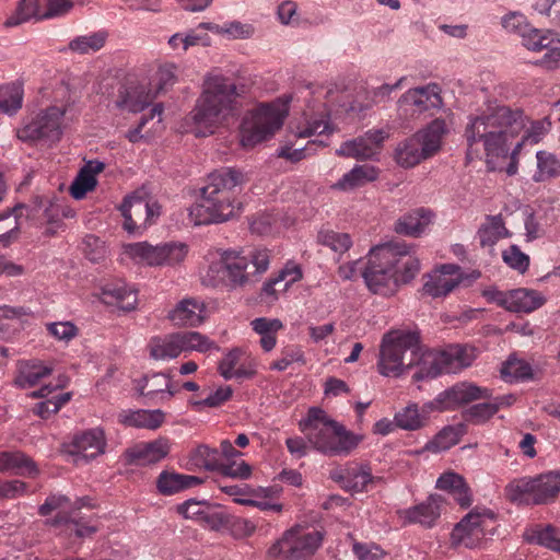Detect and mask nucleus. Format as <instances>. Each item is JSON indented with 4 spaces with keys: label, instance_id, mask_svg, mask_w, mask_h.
<instances>
[{
    "label": "nucleus",
    "instance_id": "f8f14e48",
    "mask_svg": "<svg viewBox=\"0 0 560 560\" xmlns=\"http://www.w3.org/2000/svg\"><path fill=\"white\" fill-rule=\"evenodd\" d=\"M490 396V390L486 387L469 382H460L440 393L433 400L425 402L423 411L454 410L462 405Z\"/></svg>",
    "mask_w": 560,
    "mask_h": 560
},
{
    "label": "nucleus",
    "instance_id": "c85d7f7f",
    "mask_svg": "<svg viewBox=\"0 0 560 560\" xmlns=\"http://www.w3.org/2000/svg\"><path fill=\"white\" fill-rule=\"evenodd\" d=\"M436 488L452 494L454 500L464 509L469 508L472 503V495L468 485L456 472L448 471L441 475L436 481Z\"/></svg>",
    "mask_w": 560,
    "mask_h": 560
},
{
    "label": "nucleus",
    "instance_id": "3c124183",
    "mask_svg": "<svg viewBox=\"0 0 560 560\" xmlns=\"http://www.w3.org/2000/svg\"><path fill=\"white\" fill-rule=\"evenodd\" d=\"M459 441L458 431L453 427L443 428L431 441H429L423 451L439 453L450 450Z\"/></svg>",
    "mask_w": 560,
    "mask_h": 560
},
{
    "label": "nucleus",
    "instance_id": "39448f33",
    "mask_svg": "<svg viewBox=\"0 0 560 560\" xmlns=\"http://www.w3.org/2000/svg\"><path fill=\"white\" fill-rule=\"evenodd\" d=\"M245 182L244 174L233 167H222L210 173L201 189L200 202L190 210L195 224L221 223L241 212L235 188Z\"/></svg>",
    "mask_w": 560,
    "mask_h": 560
},
{
    "label": "nucleus",
    "instance_id": "a211bd4d",
    "mask_svg": "<svg viewBox=\"0 0 560 560\" xmlns=\"http://www.w3.org/2000/svg\"><path fill=\"white\" fill-rule=\"evenodd\" d=\"M170 440L167 438H159L126 450L125 458L129 465L148 466L161 462L170 454Z\"/></svg>",
    "mask_w": 560,
    "mask_h": 560
},
{
    "label": "nucleus",
    "instance_id": "052dcab7",
    "mask_svg": "<svg viewBox=\"0 0 560 560\" xmlns=\"http://www.w3.org/2000/svg\"><path fill=\"white\" fill-rule=\"evenodd\" d=\"M294 362L304 364V353L299 347L289 346L281 350L280 358L271 363L270 370L282 372Z\"/></svg>",
    "mask_w": 560,
    "mask_h": 560
},
{
    "label": "nucleus",
    "instance_id": "20e7f679",
    "mask_svg": "<svg viewBox=\"0 0 560 560\" xmlns=\"http://www.w3.org/2000/svg\"><path fill=\"white\" fill-rule=\"evenodd\" d=\"M270 264V252L266 248L224 249L220 259L209 265L202 283L212 288L243 289L259 280Z\"/></svg>",
    "mask_w": 560,
    "mask_h": 560
},
{
    "label": "nucleus",
    "instance_id": "09e8293b",
    "mask_svg": "<svg viewBox=\"0 0 560 560\" xmlns=\"http://www.w3.org/2000/svg\"><path fill=\"white\" fill-rule=\"evenodd\" d=\"M317 242L340 254L346 253L352 245L348 233H340L329 229H323L318 232Z\"/></svg>",
    "mask_w": 560,
    "mask_h": 560
},
{
    "label": "nucleus",
    "instance_id": "4468645a",
    "mask_svg": "<svg viewBox=\"0 0 560 560\" xmlns=\"http://www.w3.org/2000/svg\"><path fill=\"white\" fill-rule=\"evenodd\" d=\"M488 534H491V530L488 529L485 515L470 512L454 526L450 535V545L454 549L477 548L482 545Z\"/></svg>",
    "mask_w": 560,
    "mask_h": 560
},
{
    "label": "nucleus",
    "instance_id": "f3484780",
    "mask_svg": "<svg viewBox=\"0 0 560 560\" xmlns=\"http://www.w3.org/2000/svg\"><path fill=\"white\" fill-rule=\"evenodd\" d=\"M388 131L384 129H371L363 136L352 140L345 141L336 150L338 156L352 158L355 160H369L376 155L382 143L388 138Z\"/></svg>",
    "mask_w": 560,
    "mask_h": 560
},
{
    "label": "nucleus",
    "instance_id": "393cba45",
    "mask_svg": "<svg viewBox=\"0 0 560 560\" xmlns=\"http://www.w3.org/2000/svg\"><path fill=\"white\" fill-rule=\"evenodd\" d=\"M168 319L176 326L196 327L203 322L205 305L196 299H184L168 313Z\"/></svg>",
    "mask_w": 560,
    "mask_h": 560
},
{
    "label": "nucleus",
    "instance_id": "473e14b6",
    "mask_svg": "<svg viewBox=\"0 0 560 560\" xmlns=\"http://www.w3.org/2000/svg\"><path fill=\"white\" fill-rule=\"evenodd\" d=\"M51 371V368L38 360L24 361L19 364V373L14 382L21 388H31L48 376Z\"/></svg>",
    "mask_w": 560,
    "mask_h": 560
},
{
    "label": "nucleus",
    "instance_id": "e433bc0d",
    "mask_svg": "<svg viewBox=\"0 0 560 560\" xmlns=\"http://www.w3.org/2000/svg\"><path fill=\"white\" fill-rule=\"evenodd\" d=\"M446 130L445 120L436 118L425 129L416 133L413 137L421 141L424 152L430 158L440 150L442 137L446 133Z\"/></svg>",
    "mask_w": 560,
    "mask_h": 560
},
{
    "label": "nucleus",
    "instance_id": "8fccbe9b",
    "mask_svg": "<svg viewBox=\"0 0 560 560\" xmlns=\"http://www.w3.org/2000/svg\"><path fill=\"white\" fill-rule=\"evenodd\" d=\"M551 121L545 117L530 122L521 140L515 142V153H520L525 143L537 144L550 131Z\"/></svg>",
    "mask_w": 560,
    "mask_h": 560
},
{
    "label": "nucleus",
    "instance_id": "0eeeda50",
    "mask_svg": "<svg viewBox=\"0 0 560 560\" xmlns=\"http://www.w3.org/2000/svg\"><path fill=\"white\" fill-rule=\"evenodd\" d=\"M560 492V470H550L535 477L514 479L505 487V497L513 503L548 504Z\"/></svg>",
    "mask_w": 560,
    "mask_h": 560
},
{
    "label": "nucleus",
    "instance_id": "412c9836",
    "mask_svg": "<svg viewBox=\"0 0 560 560\" xmlns=\"http://www.w3.org/2000/svg\"><path fill=\"white\" fill-rule=\"evenodd\" d=\"M332 479L352 492L368 491L371 485L380 480V478L373 477L369 466L354 463L334 471Z\"/></svg>",
    "mask_w": 560,
    "mask_h": 560
},
{
    "label": "nucleus",
    "instance_id": "f03ea898",
    "mask_svg": "<svg viewBox=\"0 0 560 560\" xmlns=\"http://www.w3.org/2000/svg\"><path fill=\"white\" fill-rule=\"evenodd\" d=\"M420 268L412 245L389 242L370 249L361 273L372 293L392 296L401 285L410 283Z\"/></svg>",
    "mask_w": 560,
    "mask_h": 560
},
{
    "label": "nucleus",
    "instance_id": "ea45409f",
    "mask_svg": "<svg viewBox=\"0 0 560 560\" xmlns=\"http://www.w3.org/2000/svg\"><path fill=\"white\" fill-rule=\"evenodd\" d=\"M23 205H16L0 212V243L4 246L16 240L20 231L19 218Z\"/></svg>",
    "mask_w": 560,
    "mask_h": 560
},
{
    "label": "nucleus",
    "instance_id": "2eb2a0df",
    "mask_svg": "<svg viewBox=\"0 0 560 560\" xmlns=\"http://www.w3.org/2000/svg\"><path fill=\"white\" fill-rule=\"evenodd\" d=\"M156 202H149L141 197L130 196L120 206L125 219L124 228L128 233H136L152 224L161 213Z\"/></svg>",
    "mask_w": 560,
    "mask_h": 560
},
{
    "label": "nucleus",
    "instance_id": "a19ab883",
    "mask_svg": "<svg viewBox=\"0 0 560 560\" xmlns=\"http://www.w3.org/2000/svg\"><path fill=\"white\" fill-rule=\"evenodd\" d=\"M125 253L133 260L149 266L162 265V245L152 246L147 242L128 244Z\"/></svg>",
    "mask_w": 560,
    "mask_h": 560
},
{
    "label": "nucleus",
    "instance_id": "6ab92c4d",
    "mask_svg": "<svg viewBox=\"0 0 560 560\" xmlns=\"http://www.w3.org/2000/svg\"><path fill=\"white\" fill-rule=\"evenodd\" d=\"M462 280L460 268L453 264H446L433 273L428 275L423 284V292L432 298L446 296Z\"/></svg>",
    "mask_w": 560,
    "mask_h": 560
},
{
    "label": "nucleus",
    "instance_id": "69168bd1",
    "mask_svg": "<svg viewBox=\"0 0 560 560\" xmlns=\"http://www.w3.org/2000/svg\"><path fill=\"white\" fill-rule=\"evenodd\" d=\"M188 254V246L184 243L162 244V265L173 266L182 262Z\"/></svg>",
    "mask_w": 560,
    "mask_h": 560
},
{
    "label": "nucleus",
    "instance_id": "cd10ccee",
    "mask_svg": "<svg viewBox=\"0 0 560 560\" xmlns=\"http://www.w3.org/2000/svg\"><path fill=\"white\" fill-rule=\"evenodd\" d=\"M201 483L199 477L163 470L156 479V489L163 495H173Z\"/></svg>",
    "mask_w": 560,
    "mask_h": 560
},
{
    "label": "nucleus",
    "instance_id": "72a5a7b5",
    "mask_svg": "<svg viewBox=\"0 0 560 560\" xmlns=\"http://www.w3.org/2000/svg\"><path fill=\"white\" fill-rule=\"evenodd\" d=\"M45 0H20L15 12L7 19L4 25L7 27L18 26L31 19L46 20Z\"/></svg>",
    "mask_w": 560,
    "mask_h": 560
},
{
    "label": "nucleus",
    "instance_id": "9d476101",
    "mask_svg": "<svg viewBox=\"0 0 560 560\" xmlns=\"http://www.w3.org/2000/svg\"><path fill=\"white\" fill-rule=\"evenodd\" d=\"M417 355L419 337L411 331H389L384 335L377 362L378 372L384 376H398L407 368L404 361L406 351Z\"/></svg>",
    "mask_w": 560,
    "mask_h": 560
},
{
    "label": "nucleus",
    "instance_id": "bb28decb",
    "mask_svg": "<svg viewBox=\"0 0 560 560\" xmlns=\"http://www.w3.org/2000/svg\"><path fill=\"white\" fill-rule=\"evenodd\" d=\"M545 303L544 296L536 290L515 289L508 292L503 307L510 312L530 313Z\"/></svg>",
    "mask_w": 560,
    "mask_h": 560
},
{
    "label": "nucleus",
    "instance_id": "774afa93",
    "mask_svg": "<svg viewBox=\"0 0 560 560\" xmlns=\"http://www.w3.org/2000/svg\"><path fill=\"white\" fill-rule=\"evenodd\" d=\"M501 373L509 382L525 380L532 376V368L522 361L509 360L501 370Z\"/></svg>",
    "mask_w": 560,
    "mask_h": 560
},
{
    "label": "nucleus",
    "instance_id": "2f4dec72",
    "mask_svg": "<svg viewBox=\"0 0 560 560\" xmlns=\"http://www.w3.org/2000/svg\"><path fill=\"white\" fill-rule=\"evenodd\" d=\"M378 176V170L372 165H357L346 173L336 184L335 188L339 190H351L370 182H374Z\"/></svg>",
    "mask_w": 560,
    "mask_h": 560
},
{
    "label": "nucleus",
    "instance_id": "c9c22d12",
    "mask_svg": "<svg viewBox=\"0 0 560 560\" xmlns=\"http://www.w3.org/2000/svg\"><path fill=\"white\" fill-rule=\"evenodd\" d=\"M199 26L228 39H248L255 33V27L252 24L240 21H230L223 24L201 23Z\"/></svg>",
    "mask_w": 560,
    "mask_h": 560
},
{
    "label": "nucleus",
    "instance_id": "4be33fe9",
    "mask_svg": "<svg viewBox=\"0 0 560 560\" xmlns=\"http://www.w3.org/2000/svg\"><path fill=\"white\" fill-rule=\"evenodd\" d=\"M105 445L103 431L91 430L74 436L68 452L77 457L75 463L80 460L88 462L103 454Z\"/></svg>",
    "mask_w": 560,
    "mask_h": 560
},
{
    "label": "nucleus",
    "instance_id": "de8ad7c7",
    "mask_svg": "<svg viewBox=\"0 0 560 560\" xmlns=\"http://www.w3.org/2000/svg\"><path fill=\"white\" fill-rule=\"evenodd\" d=\"M394 420L396 427L408 431L419 430L423 428L427 422V418L420 413L418 405L416 404L408 405L398 411Z\"/></svg>",
    "mask_w": 560,
    "mask_h": 560
},
{
    "label": "nucleus",
    "instance_id": "680f3d73",
    "mask_svg": "<svg viewBox=\"0 0 560 560\" xmlns=\"http://www.w3.org/2000/svg\"><path fill=\"white\" fill-rule=\"evenodd\" d=\"M315 145L325 147L326 143L318 140H311L303 148L293 149L291 145H283L279 149L278 156L289 160L290 162L296 163L305 159L306 156L311 155L315 151L313 149V147Z\"/></svg>",
    "mask_w": 560,
    "mask_h": 560
},
{
    "label": "nucleus",
    "instance_id": "338daca9",
    "mask_svg": "<svg viewBox=\"0 0 560 560\" xmlns=\"http://www.w3.org/2000/svg\"><path fill=\"white\" fill-rule=\"evenodd\" d=\"M70 393L60 394L50 399L38 402L34 408V412L40 418L47 419L50 415L57 413L60 408L70 400Z\"/></svg>",
    "mask_w": 560,
    "mask_h": 560
},
{
    "label": "nucleus",
    "instance_id": "4c0bfd02",
    "mask_svg": "<svg viewBox=\"0 0 560 560\" xmlns=\"http://www.w3.org/2000/svg\"><path fill=\"white\" fill-rule=\"evenodd\" d=\"M179 353L198 351L201 353L219 350V346L210 340L207 336L198 331H179L175 332Z\"/></svg>",
    "mask_w": 560,
    "mask_h": 560
},
{
    "label": "nucleus",
    "instance_id": "7c9ffc66",
    "mask_svg": "<svg viewBox=\"0 0 560 560\" xmlns=\"http://www.w3.org/2000/svg\"><path fill=\"white\" fill-rule=\"evenodd\" d=\"M104 303L115 305L118 308L130 312L138 303L137 291L125 284H106L102 288Z\"/></svg>",
    "mask_w": 560,
    "mask_h": 560
},
{
    "label": "nucleus",
    "instance_id": "6e6d98bb",
    "mask_svg": "<svg viewBox=\"0 0 560 560\" xmlns=\"http://www.w3.org/2000/svg\"><path fill=\"white\" fill-rule=\"evenodd\" d=\"M105 39L103 33L79 36L70 42L69 48L79 54L94 52L104 46Z\"/></svg>",
    "mask_w": 560,
    "mask_h": 560
},
{
    "label": "nucleus",
    "instance_id": "13d9d810",
    "mask_svg": "<svg viewBox=\"0 0 560 560\" xmlns=\"http://www.w3.org/2000/svg\"><path fill=\"white\" fill-rule=\"evenodd\" d=\"M177 81V67L173 63H165L161 66L154 77V90L155 96L161 93L167 91L172 88Z\"/></svg>",
    "mask_w": 560,
    "mask_h": 560
},
{
    "label": "nucleus",
    "instance_id": "603ef678",
    "mask_svg": "<svg viewBox=\"0 0 560 560\" xmlns=\"http://www.w3.org/2000/svg\"><path fill=\"white\" fill-rule=\"evenodd\" d=\"M163 106L162 104H155L150 112L149 116H142L137 127L129 129L125 137L131 142L137 143L141 140H148L151 137L149 131L142 132L144 126L152 120L155 116L158 117L156 125L160 126L162 122Z\"/></svg>",
    "mask_w": 560,
    "mask_h": 560
},
{
    "label": "nucleus",
    "instance_id": "9b49d317",
    "mask_svg": "<svg viewBox=\"0 0 560 560\" xmlns=\"http://www.w3.org/2000/svg\"><path fill=\"white\" fill-rule=\"evenodd\" d=\"M306 439L314 450L326 456H346L359 445L361 440L337 421L328 427H320L317 431L308 432Z\"/></svg>",
    "mask_w": 560,
    "mask_h": 560
},
{
    "label": "nucleus",
    "instance_id": "c03bdc74",
    "mask_svg": "<svg viewBox=\"0 0 560 560\" xmlns=\"http://www.w3.org/2000/svg\"><path fill=\"white\" fill-rule=\"evenodd\" d=\"M167 392L170 396L176 393L173 389L170 377L164 373H154L144 376L139 384V392L143 396L153 397L156 394Z\"/></svg>",
    "mask_w": 560,
    "mask_h": 560
},
{
    "label": "nucleus",
    "instance_id": "423d86ee",
    "mask_svg": "<svg viewBox=\"0 0 560 560\" xmlns=\"http://www.w3.org/2000/svg\"><path fill=\"white\" fill-rule=\"evenodd\" d=\"M407 368H416L412 378L417 382L435 378L443 373H458L470 366L477 358L474 347L451 345L436 351L429 350L412 355Z\"/></svg>",
    "mask_w": 560,
    "mask_h": 560
},
{
    "label": "nucleus",
    "instance_id": "49530a36",
    "mask_svg": "<svg viewBox=\"0 0 560 560\" xmlns=\"http://www.w3.org/2000/svg\"><path fill=\"white\" fill-rule=\"evenodd\" d=\"M23 90L16 83L0 85V114H13L21 108Z\"/></svg>",
    "mask_w": 560,
    "mask_h": 560
},
{
    "label": "nucleus",
    "instance_id": "37998d69",
    "mask_svg": "<svg viewBox=\"0 0 560 560\" xmlns=\"http://www.w3.org/2000/svg\"><path fill=\"white\" fill-rule=\"evenodd\" d=\"M149 349L150 355L155 360H171L180 355L175 332L152 338Z\"/></svg>",
    "mask_w": 560,
    "mask_h": 560
},
{
    "label": "nucleus",
    "instance_id": "f257e3e1",
    "mask_svg": "<svg viewBox=\"0 0 560 560\" xmlns=\"http://www.w3.org/2000/svg\"><path fill=\"white\" fill-rule=\"evenodd\" d=\"M525 127L523 110L505 105L489 107L480 115L469 117L464 132L467 159H485L489 170H495L498 161L508 159Z\"/></svg>",
    "mask_w": 560,
    "mask_h": 560
},
{
    "label": "nucleus",
    "instance_id": "1a4fd4ad",
    "mask_svg": "<svg viewBox=\"0 0 560 560\" xmlns=\"http://www.w3.org/2000/svg\"><path fill=\"white\" fill-rule=\"evenodd\" d=\"M323 532L295 526L287 530L282 538L268 550L269 560H305L320 547Z\"/></svg>",
    "mask_w": 560,
    "mask_h": 560
},
{
    "label": "nucleus",
    "instance_id": "c756f323",
    "mask_svg": "<svg viewBox=\"0 0 560 560\" xmlns=\"http://www.w3.org/2000/svg\"><path fill=\"white\" fill-rule=\"evenodd\" d=\"M0 472L34 476L38 468L34 460L20 451L0 452Z\"/></svg>",
    "mask_w": 560,
    "mask_h": 560
},
{
    "label": "nucleus",
    "instance_id": "f704fd0d",
    "mask_svg": "<svg viewBox=\"0 0 560 560\" xmlns=\"http://www.w3.org/2000/svg\"><path fill=\"white\" fill-rule=\"evenodd\" d=\"M481 247H492L501 238L510 235L501 214L488 215L477 232Z\"/></svg>",
    "mask_w": 560,
    "mask_h": 560
},
{
    "label": "nucleus",
    "instance_id": "79ce46f5",
    "mask_svg": "<svg viewBox=\"0 0 560 560\" xmlns=\"http://www.w3.org/2000/svg\"><path fill=\"white\" fill-rule=\"evenodd\" d=\"M220 463V452L217 448H211L205 444L192 450L188 457V465L191 467L203 468L210 471L218 470Z\"/></svg>",
    "mask_w": 560,
    "mask_h": 560
},
{
    "label": "nucleus",
    "instance_id": "864d4df0",
    "mask_svg": "<svg viewBox=\"0 0 560 560\" xmlns=\"http://www.w3.org/2000/svg\"><path fill=\"white\" fill-rule=\"evenodd\" d=\"M529 541L560 552V529L552 525L537 528L529 537Z\"/></svg>",
    "mask_w": 560,
    "mask_h": 560
},
{
    "label": "nucleus",
    "instance_id": "0e129e2a",
    "mask_svg": "<svg viewBox=\"0 0 560 560\" xmlns=\"http://www.w3.org/2000/svg\"><path fill=\"white\" fill-rule=\"evenodd\" d=\"M96 184V178L81 168L70 186V195L77 200L82 199L86 192L95 188Z\"/></svg>",
    "mask_w": 560,
    "mask_h": 560
},
{
    "label": "nucleus",
    "instance_id": "6e6552de",
    "mask_svg": "<svg viewBox=\"0 0 560 560\" xmlns=\"http://www.w3.org/2000/svg\"><path fill=\"white\" fill-rule=\"evenodd\" d=\"M285 116L287 112L277 104H260L246 113L240 129L242 147L253 148L272 137L282 127Z\"/></svg>",
    "mask_w": 560,
    "mask_h": 560
},
{
    "label": "nucleus",
    "instance_id": "a878e982",
    "mask_svg": "<svg viewBox=\"0 0 560 560\" xmlns=\"http://www.w3.org/2000/svg\"><path fill=\"white\" fill-rule=\"evenodd\" d=\"M119 422L138 429L156 430L165 421V413L161 409L154 410H124L118 415Z\"/></svg>",
    "mask_w": 560,
    "mask_h": 560
},
{
    "label": "nucleus",
    "instance_id": "58836bf2",
    "mask_svg": "<svg viewBox=\"0 0 560 560\" xmlns=\"http://www.w3.org/2000/svg\"><path fill=\"white\" fill-rule=\"evenodd\" d=\"M429 155L424 152L421 141L413 136L405 140L396 149V161L402 167H413Z\"/></svg>",
    "mask_w": 560,
    "mask_h": 560
},
{
    "label": "nucleus",
    "instance_id": "a18cd8bd",
    "mask_svg": "<svg viewBox=\"0 0 560 560\" xmlns=\"http://www.w3.org/2000/svg\"><path fill=\"white\" fill-rule=\"evenodd\" d=\"M537 171L535 182H544L560 175V160L551 152L538 151L536 153Z\"/></svg>",
    "mask_w": 560,
    "mask_h": 560
},
{
    "label": "nucleus",
    "instance_id": "5701e85b",
    "mask_svg": "<svg viewBox=\"0 0 560 560\" xmlns=\"http://www.w3.org/2000/svg\"><path fill=\"white\" fill-rule=\"evenodd\" d=\"M434 213L430 209H412L395 222L394 231L400 235L419 237L432 223Z\"/></svg>",
    "mask_w": 560,
    "mask_h": 560
},
{
    "label": "nucleus",
    "instance_id": "4d7b16f0",
    "mask_svg": "<svg viewBox=\"0 0 560 560\" xmlns=\"http://www.w3.org/2000/svg\"><path fill=\"white\" fill-rule=\"evenodd\" d=\"M522 44L532 51H541L549 47L551 44V38L548 32H544L541 30L535 28L533 26L528 27V31L521 37Z\"/></svg>",
    "mask_w": 560,
    "mask_h": 560
},
{
    "label": "nucleus",
    "instance_id": "b1692460",
    "mask_svg": "<svg viewBox=\"0 0 560 560\" xmlns=\"http://www.w3.org/2000/svg\"><path fill=\"white\" fill-rule=\"evenodd\" d=\"M443 499L439 494H431L424 502L406 509L402 515L408 523L432 527L441 515Z\"/></svg>",
    "mask_w": 560,
    "mask_h": 560
},
{
    "label": "nucleus",
    "instance_id": "ddd939ff",
    "mask_svg": "<svg viewBox=\"0 0 560 560\" xmlns=\"http://www.w3.org/2000/svg\"><path fill=\"white\" fill-rule=\"evenodd\" d=\"M63 115V109L51 106L20 128L18 138L25 142L42 139L58 141L62 135L61 120Z\"/></svg>",
    "mask_w": 560,
    "mask_h": 560
},
{
    "label": "nucleus",
    "instance_id": "aec40b11",
    "mask_svg": "<svg viewBox=\"0 0 560 560\" xmlns=\"http://www.w3.org/2000/svg\"><path fill=\"white\" fill-rule=\"evenodd\" d=\"M440 93L441 90L435 83L411 89L400 97L399 104L401 107H406V109L409 108L412 114H421L442 106Z\"/></svg>",
    "mask_w": 560,
    "mask_h": 560
},
{
    "label": "nucleus",
    "instance_id": "dca6fc26",
    "mask_svg": "<svg viewBox=\"0 0 560 560\" xmlns=\"http://www.w3.org/2000/svg\"><path fill=\"white\" fill-rule=\"evenodd\" d=\"M154 98L155 93L149 83L128 78L118 90L115 105L121 110L139 113L152 104Z\"/></svg>",
    "mask_w": 560,
    "mask_h": 560
},
{
    "label": "nucleus",
    "instance_id": "7ed1b4c3",
    "mask_svg": "<svg viewBox=\"0 0 560 560\" xmlns=\"http://www.w3.org/2000/svg\"><path fill=\"white\" fill-rule=\"evenodd\" d=\"M241 93L230 78L221 74L206 77L202 91L188 115L196 136H208L238 115Z\"/></svg>",
    "mask_w": 560,
    "mask_h": 560
},
{
    "label": "nucleus",
    "instance_id": "bf43d9fd",
    "mask_svg": "<svg viewBox=\"0 0 560 560\" xmlns=\"http://www.w3.org/2000/svg\"><path fill=\"white\" fill-rule=\"evenodd\" d=\"M503 261L511 268L521 273L527 271L529 267V257L524 254L517 245H511L502 252Z\"/></svg>",
    "mask_w": 560,
    "mask_h": 560
},
{
    "label": "nucleus",
    "instance_id": "5fc2aeb1",
    "mask_svg": "<svg viewBox=\"0 0 560 560\" xmlns=\"http://www.w3.org/2000/svg\"><path fill=\"white\" fill-rule=\"evenodd\" d=\"M336 420L331 419L326 411L318 407H312L307 411L305 419L299 423L300 430L304 433L314 432L319 430L320 427H328Z\"/></svg>",
    "mask_w": 560,
    "mask_h": 560
},
{
    "label": "nucleus",
    "instance_id": "e2e57ef3",
    "mask_svg": "<svg viewBox=\"0 0 560 560\" xmlns=\"http://www.w3.org/2000/svg\"><path fill=\"white\" fill-rule=\"evenodd\" d=\"M83 252L86 258L93 262H98L107 256L105 242L92 234L84 237Z\"/></svg>",
    "mask_w": 560,
    "mask_h": 560
}]
</instances>
